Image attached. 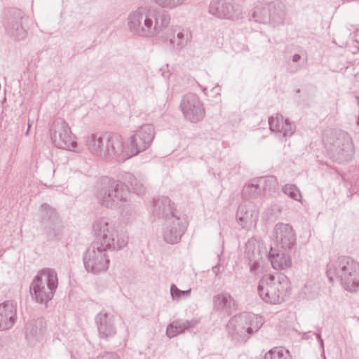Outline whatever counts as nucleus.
<instances>
[{"label":"nucleus","instance_id":"f257e3e1","mask_svg":"<svg viewBox=\"0 0 359 359\" xmlns=\"http://www.w3.org/2000/svg\"><path fill=\"white\" fill-rule=\"evenodd\" d=\"M94 241L83 255L86 270L93 274L106 271L109 265L108 251H118L128 243V236L120 233L108 218L100 217L93 224Z\"/></svg>","mask_w":359,"mask_h":359},{"label":"nucleus","instance_id":"f03ea898","mask_svg":"<svg viewBox=\"0 0 359 359\" xmlns=\"http://www.w3.org/2000/svg\"><path fill=\"white\" fill-rule=\"evenodd\" d=\"M170 18L165 11L147 6H140L127 18L128 30L133 34L147 39L158 36L170 24Z\"/></svg>","mask_w":359,"mask_h":359},{"label":"nucleus","instance_id":"7ed1b4c3","mask_svg":"<svg viewBox=\"0 0 359 359\" xmlns=\"http://www.w3.org/2000/svg\"><path fill=\"white\" fill-rule=\"evenodd\" d=\"M153 214L164 219L162 235L169 244L178 243L187 229V222L176 210L175 203L166 196L154 201Z\"/></svg>","mask_w":359,"mask_h":359},{"label":"nucleus","instance_id":"20e7f679","mask_svg":"<svg viewBox=\"0 0 359 359\" xmlns=\"http://www.w3.org/2000/svg\"><path fill=\"white\" fill-rule=\"evenodd\" d=\"M327 276L330 282L339 279L346 290L355 292L359 288V263L347 256L338 257L327 264Z\"/></svg>","mask_w":359,"mask_h":359},{"label":"nucleus","instance_id":"39448f33","mask_svg":"<svg viewBox=\"0 0 359 359\" xmlns=\"http://www.w3.org/2000/svg\"><path fill=\"white\" fill-rule=\"evenodd\" d=\"M325 148L329 158L334 162L343 163L351 160L354 146L350 135L341 129H329L323 135Z\"/></svg>","mask_w":359,"mask_h":359},{"label":"nucleus","instance_id":"423d86ee","mask_svg":"<svg viewBox=\"0 0 359 359\" xmlns=\"http://www.w3.org/2000/svg\"><path fill=\"white\" fill-rule=\"evenodd\" d=\"M257 292L265 303L279 304L290 294V281L282 273L264 275L259 281Z\"/></svg>","mask_w":359,"mask_h":359},{"label":"nucleus","instance_id":"0eeeda50","mask_svg":"<svg viewBox=\"0 0 359 359\" xmlns=\"http://www.w3.org/2000/svg\"><path fill=\"white\" fill-rule=\"evenodd\" d=\"M264 323L262 316L253 313H240L229 319L226 330L233 341L245 343L261 329Z\"/></svg>","mask_w":359,"mask_h":359},{"label":"nucleus","instance_id":"6e6552de","mask_svg":"<svg viewBox=\"0 0 359 359\" xmlns=\"http://www.w3.org/2000/svg\"><path fill=\"white\" fill-rule=\"evenodd\" d=\"M57 276L56 272L51 269H46L39 273L32 280L29 292L32 299L36 303L44 304L50 301L57 287Z\"/></svg>","mask_w":359,"mask_h":359},{"label":"nucleus","instance_id":"1a4fd4ad","mask_svg":"<svg viewBox=\"0 0 359 359\" xmlns=\"http://www.w3.org/2000/svg\"><path fill=\"white\" fill-rule=\"evenodd\" d=\"M286 18L285 4L275 0L270 3L257 2L250 15V20L262 24H269L273 27L283 25Z\"/></svg>","mask_w":359,"mask_h":359},{"label":"nucleus","instance_id":"9d476101","mask_svg":"<svg viewBox=\"0 0 359 359\" xmlns=\"http://www.w3.org/2000/svg\"><path fill=\"white\" fill-rule=\"evenodd\" d=\"M122 179L124 182L112 179L116 209L124 206L130 200V191L126 184H128L137 195L144 194L146 190L142 180L130 172L124 173Z\"/></svg>","mask_w":359,"mask_h":359},{"label":"nucleus","instance_id":"9b49d317","mask_svg":"<svg viewBox=\"0 0 359 359\" xmlns=\"http://www.w3.org/2000/svg\"><path fill=\"white\" fill-rule=\"evenodd\" d=\"M25 14L19 8H11L5 11L2 19L6 34L15 41H21L26 38L27 30L23 25Z\"/></svg>","mask_w":359,"mask_h":359},{"label":"nucleus","instance_id":"f8f14e48","mask_svg":"<svg viewBox=\"0 0 359 359\" xmlns=\"http://www.w3.org/2000/svg\"><path fill=\"white\" fill-rule=\"evenodd\" d=\"M50 134L53 142L58 148L70 150L77 146L69 124L63 118H58L53 122Z\"/></svg>","mask_w":359,"mask_h":359},{"label":"nucleus","instance_id":"ddd939ff","mask_svg":"<svg viewBox=\"0 0 359 359\" xmlns=\"http://www.w3.org/2000/svg\"><path fill=\"white\" fill-rule=\"evenodd\" d=\"M154 136V128L151 124H144L140 126L129 139L132 157L147 150L151 146Z\"/></svg>","mask_w":359,"mask_h":359},{"label":"nucleus","instance_id":"4468645a","mask_svg":"<svg viewBox=\"0 0 359 359\" xmlns=\"http://www.w3.org/2000/svg\"><path fill=\"white\" fill-rule=\"evenodd\" d=\"M180 109L184 118L191 123H198L205 116L203 104L196 94L184 95L180 102Z\"/></svg>","mask_w":359,"mask_h":359},{"label":"nucleus","instance_id":"2eb2a0df","mask_svg":"<svg viewBox=\"0 0 359 359\" xmlns=\"http://www.w3.org/2000/svg\"><path fill=\"white\" fill-rule=\"evenodd\" d=\"M273 237L277 245L286 252L296 248V233L290 224L277 223L273 228Z\"/></svg>","mask_w":359,"mask_h":359},{"label":"nucleus","instance_id":"dca6fc26","mask_svg":"<svg viewBox=\"0 0 359 359\" xmlns=\"http://www.w3.org/2000/svg\"><path fill=\"white\" fill-rule=\"evenodd\" d=\"M259 210L256 204L250 201L241 203L236 212V221L244 229L249 230L257 225Z\"/></svg>","mask_w":359,"mask_h":359},{"label":"nucleus","instance_id":"f3484780","mask_svg":"<svg viewBox=\"0 0 359 359\" xmlns=\"http://www.w3.org/2000/svg\"><path fill=\"white\" fill-rule=\"evenodd\" d=\"M210 15L221 19L238 18L242 10L238 4L226 0H212L208 8Z\"/></svg>","mask_w":359,"mask_h":359},{"label":"nucleus","instance_id":"a211bd4d","mask_svg":"<svg viewBox=\"0 0 359 359\" xmlns=\"http://www.w3.org/2000/svg\"><path fill=\"white\" fill-rule=\"evenodd\" d=\"M108 149L106 159H114L117 162H124L132 157L130 149L124 143L123 137L118 133H109Z\"/></svg>","mask_w":359,"mask_h":359},{"label":"nucleus","instance_id":"6ab92c4d","mask_svg":"<svg viewBox=\"0 0 359 359\" xmlns=\"http://www.w3.org/2000/svg\"><path fill=\"white\" fill-rule=\"evenodd\" d=\"M39 222L44 233L48 238L55 236V229L58 222L56 210L48 203H43L39 208Z\"/></svg>","mask_w":359,"mask_h":359},{"label":"nucleus","instance_id":"aec40b11","mask_svg":"<svg viewBox=\"0 0 359 359\" xmlns=\"http://www.w3.org/2000/svg\"><path fill=\"white\" fill-rule=\"evenodd\" d=\"M95 321L100 339L109 341L116 335V327L112 313L102 311L95 316Z\"/></svg>","mask_w":359,"mask_h":359},{"label":"nucleus","instance_id":"412c9836","mask_svg":"<svg viewBox=\"0 0 359 359\" xmlns=\"http://www.w3.org/2000/svg\"><path fill=\"white\" fill-rule=\"evenodd\" d=\"M109 133L97 132L86 137V144L90 154L106 159Z\"/></svg>","mask_w":359,"mask_h":359},{"label":"nucleus","instance_id":"4be33fe9","mask_svg":"<svg viewBox=\"0 0 359 359\" xmlns=\"http://www.w3.org/2000/svg\"><path fill=\"white\" fill-rule=\"evenodd\" d=\"M269 125L270 130L280 139L290 137L295 130V125L280 114L269 117Z\"/></svg>","mask_w":359,"mask_h":359},{"label":"nucleus","instance_id":"5701e85b","mask_svg":"<svg viewBox=\"0 0 359 359\" xmlns=\"http://www.w3.org/2000/svg\"><path fill=\"white\" fill-rule=\"evenodd\" d=\"M245 257L248 261L250 271L257 275L260 271V261L262 259L260 243L255 238H251L245 244Z\"/></svg>","mask_w":359,"mask_h":359},{"label":"nucleus","instance_id":"b1692460","mask_svg":"<svg viewBox=\"0 0 359 359\" xmlns=\"http://www.w3.org/2000/svg\"><path fill=\"white\" fill-rule=\"evenodd\" d=\"M17 320V307L12 301L0 304V331L13 327Z\"/></svg>","mask_w":359,"mask_h":359},{"label":"nucleus","instance_id":"393cba45","mask_svg":"<svg viewBox=\"0 0 359 359\" xmlns=\"http://www.w3.org/2000/svg\"><path fill=\"white\" fill-rule=\"evenodd\" d=\"M166 35L170 45L175 50H181L184 48L192 38L191 33L188 29H182L178 27L168 29Z\"/></svg>","mask_w":359,"mask_h":359},{"label":"nucleus","instance_id":"a878e982","mask_svg":"<svg viewBox=\"0 0 359 359\" xmlns=\"http://www.w3.org/2000/svg\"><path fill=\"white\" fill-rule=\"evenodd\" d=\"M102 187L96 194L98 202L104 207L110 209H116L115 198H114V189L112 179L105 177L102 180Z\"/></svg>","mask_w":359,"mask_h":359},{"label":"nucleus","instance_id":"bb28decb","mask_svg":"<svg viewBox=\"0 0 359 359\" xmlns=\"http://www.w3.org/2000/svg\"><path fill=\"white\" fill-rule=\"evenodd\" d=\"M46 328V322L42 318H37L30 321L26 328L25 338L28 344L34 346L40 341Z\"/></svg>","mask_w":359,"mask_h":359},{"label":"nucleus","instance_id":"cd10ccee","mask_svg":"<svg viewBox=\"0 0 359 359\" xmlns=\"http://www.w3.org/2000/svg\"><path fill=\"white\" fill-rule=\"evenodd\" d=\"M213 307L217 312L229 316L234 307V299L229 293L221 292L214 296Z\"/></svg>","mask_w":359,"mask_h":359},{"label":"nucleus","instance_id":"c85d7f7f","mask_svg":"<svg viewBox=\"0 0 359 359\" xmlns=\"http://www.w3.org/2000/svg\"><path fill=\"white\" fill-rule=\"evenodd\" d=\"M268 257L274 269L283 270L291 266V258L284 252L271 248Z\"/></svg>","mask_w":359,"mask_h":359},{"label":"nucleus","instance_id":"c756f323","mask_svg":"<svg viewBox=\"0 0 359 359\" xmlns=\"http://www.w3.org/2000/svg\"><path fill=\"white\" fill-rule=\"evenodd\" d=\"M258 182L262 189L265 198L271 196L278 189V181L274 176L258 177Z\"/></svg>","mask_w":359,"mask_h":359},{"label":"nucleus","instance_id":"7c9ffc66","mask_svg":"<svg viewBox=\"0 0 359 359\" xmlns=\"http://www.w3.org/2000/svg\"><path fill=\"white\" fill-rule=\"evenodd\" d=\"M243 194L250 198H259L261 200L265 198L262 189L259 186V182H258V178L251 180L245 185Z\"/></svg>","mask_w":359,"mask_h":359},{"label":"nucleus","instance_id":"2f4dec72","mask_svg":"<svg viewBox=\"0 0 359 359\" xmlns=\"http://www.w3.org/2000/svg\"><path fill=\"white\" fill-rule=\"evenodd\" d=\"M263 359H292L288 350L282 347H274L269 351Z\"/></svg>","mask_w":359,"mask_h":359},{"label":"nucleus","instance_id":"473e14b6","mask_svg":"<svg viewBox=\"0 0 359 359\" xmlns=\"http://www.w3.org/2000/svg\"><path fill=\"white\" fill-rule=\"evenodd\" d=\"M283 192L291 198L300 201L302 194L299 189L294 184H287L282 188Z\"/></svg>","mask_w":359,"mask_h":359},{"label":"nucleus","instance_id":"72a5a7b5","mask_svg":"<svg viewBox=\"0 0 359 359\" xmlns=\"http://www.w3.org/2000/svg\"><path fill=\"white\" fill-rule=\"evenodd\" d=\"M158 6L164 8H174L184 4L185 0H149Z\"/></svg>","mask_w":359,"mask_h":359},{"label":"nucleus","instance_id":"f704fd0d","mask_svg":"<svg viewBox=\"0 0 359 359\" xmlns=\"http://www.w3.org/2000/svg\"><path fill=\"white\" fill-rule=\"evenodd\" d=\"M190 292L191 289L187 290H181L174 283H172L170 286V294L173 299H179L182 297H188Z\"/></svg>","mask_w":359,"mask_h":359},{"label":"nucleus","instance_id":"c9c22d12","mask_svg":"<svg viewBox=\"0 0 359 359\" xmlns=\"http://www.w3.org/2000/svg\"><path fill=\"white\" fill-rule=\"evenodd\" d=\"M345 75L349 78L351 81L356 79L357 75L359 74V71L356 70L352 67H347L344 72Z\"/></svg>","mask_w":359,"mask_h":359},{"label":"nucleus","instance_id":"e433bc0d","mask_svg":"<svg viewBox=\"0 0 359 359\" xmlns=\"http://www.w3.org/2000/svg\"><path fill=\"white\" fill-rule=\"evenodd\" d=\"M176 326L174 323L169 324L166 329V335L169 338H172L179 334L177 330H175Z\"/></svg>","mask_w":359,"mask_h":359},{"label":"nucleus","instance_id":"4c0bfd02","mask_svg":"<svg viewBox=\"0 0 359 359\" xmlns=\"http://www.w3.org/2000/svg\"><path fill=\"white\" fill-rule=\"evenodd\" d=\"M187 330L192 332L194 328L200 323L199 318H192L189 320H184Z\"/></svg>","mask_w":359,"mask_h":359},{"label":"nucleus","instance_id":"58836bf2","mask_svg":"<svg viewBox=\"0 0 359 359\" xmlns=\"http://www.w3.org/2000/svg\"><path fill=\"white\" fill-rule=\"evenodd\" d=\"M173 323L176 326L175 330H177L179 334L187 330L184 320H175Z\"/></svg>","mask_w":359,"mask_h":359},{"label":"nucleus","instance_id":"ea45409f","mask_svg":"<svg viewBox=\"0 0 359 359\" xmlns=\"http://www.w3.org/2000/svg\"><path fill=\"white\" fill-rule=\"evenodd\" d=\"M135 214V209L132 207H126L122 212L123 217L126 219H129L130 217H134Z\"/></svg>","mask_w":359,"mask_h":359},{"label":"nucleus","instance_id":"a19ab883","mask_svg":"<svg viewBox=\"0 0 359 359\" xmlns=\"http://www.w3.org/2000/svg\"><path fill=\"white\" fill-rule=\"evenodd\" d=\"M97 359H121L120 357L114 353H107L101 357H97Z\"/></svg>","mask_w":359,"mask_h":359},{"label":"nucleus","instance_id":"79ce46f5","mask_svg":"<svg viewBox=\"0 0 359 359\" xmlns=\"http://www.w3.org/2000/svg\"><path fill=\"white\" fill-rule=\"evenodd\" d=\"M314 334L316 336L317 339L320 342V346L322 347V348H324V343H323V339L321 337L320 332L318 331L317 332H315Z\"/></svg>","mask_w":359,"mask_h":359},{"label":"nucleus","instance_id":"37998d69","mask_svg":"<svg viewBox=\"0 0 359 359\" xmlns=\"http://www.w3.org/2000/svg\"><path fill=\"white\" fill-rule=\"evenodd\" d=\"M301 58L302 56L299 54L296 53L292 56V60L294 63H297L301 60Z\"/></svg>","mask_w":359,"mask_h":359},{"label":"nucleus","instance_id":"c03bdc74","mask_svg":"<svg viewBox=\"0 0 359 359\" xmlns=\"http://www.w3.org/2000/svg\"><path fill=\"white\" fill-rule=\"evenodd\" d=\"M300 69H301V67H299V65H297L295 66L294 69H293L292 67L288 68V72L291 74H294V73L297 72V71H299Z\"/></svg>","mask_w":359,"mask_h":359},{"label":"nucleus","instance_id":"a18cd8bd","mask_svg":"<svg viewBox=\"0 0 359 359\" xmlns=\"http://www.w3.org/2000/svg\"><path fill=\"white\" fill-rule=\"evenodd\" d=\"M220 265L217 264L212 268V271L217 276L220 273L219 270Z\"/></svg>","mask_w":359,"mask_h":359},{"label":"nucleus","instance_id":"49530a36","mask_svg":"<svg viewBox=\"0 0 359 359\" xmlns=\"http://www.w3.org/2000/svg\"><path fill=\"white\" fill-rule=\"evenodd\" d=\"M355 123L357 126H359V115L355 116Z\"/></svg>","mask_w":359,"mask_h":359},{"label":"nucleus","instance_id":"de8ad7c7","mask_svg":"<svg viewBox=\"0 0 359 359\" xmlns=\"http://www.w3.org/2000/svg\"><path fill=\"white\" fill-rule=\"evenodd\" d=\"M30 127H31V125L29 124V123H28V128H27V130H26V133H25L26 135L28 134Z\"/></svg>","mask_w":359,"mask_h":359},{"label":"nucleus","instance_id":"09e8293b","mask_svg":"<svg viewBox=\"0 0 359 359\" xmlns=\"http://www.w3.org/2000/svg\"><path fill=\"white\" fill-rule=\"evenodd\" d=\"M355 99L357 100V102L359 104V96L356 95Z\"/></svg>","mask_w":359,"mask_h":359},{"label":"nucleus","instance_id":"8fccbe9b","mask_svg":"<svg viewBox=\"0 0 359 359\" xmlns=\"http://www.w3.org/2000/svg\"><path fill=\"white\" fill-rule=\"evenodd\" d=\"M202 89H203V91H204V92L206 90V88H203Z\"/></svg>","mask_w":359,"mask_h":359}]
</instances>
